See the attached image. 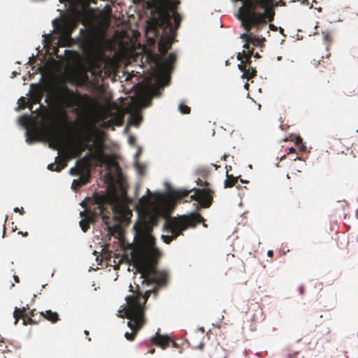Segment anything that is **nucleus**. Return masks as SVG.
Segmentation results:
<instances>
[{
  "label": "nucleus",
  "mask_w": 358,
  "mask_h": 358,
  "mask_svg": "<svg viewBox=\"0 0 358 358\" xmlns=\"http://www.w3.org/2000/svg\"><path fill=\"white\" fill-rule=\"evenodd\" d=\"M212 166L215 167V170H217L218 168L220 167L219 166L214 164H212Z\"/></svg>",
  "instance_id": "49530a36"
},
{
  "label": "nucleus",
  "mask_w": 358,
  "mask_h": 358,
  "mask_svg": "<svg viewBox=\"0 0 358 358\" xmlns=\"http://www.w3.org/2000/svg\"><path fill=\"white\" fill-rule=\"evenodd\" d=\"M13 278H14V280H15V281L16 282H17V283H18V282H20V280H19V278H18V276H17V275H14V276H13Z\"/></svg>",
  "instance_id": "ea45409f"
},
{
  "label": "nucleus",
  "mask_w": 358,
  "mask_h": 358,
  "mask_svg": "<svg viewBox=\"0 0 358 358\" xmlns=\"http://www.w3.org/2000/svg\"><path fill=\"white\" fill-rule=\"evenodd\" d=\"M136 166H137V167L138 168L139 171H140V172H141V169H143V168L141 167V165H139V164H138V163H136Z\"/></svg>",
  "instance_id": "37998d69"
},
{
  "label": "nucleus",
  "mask_w": 358,
  "mask_h": 358,
  "mask_svg": "<svg viewBox=\"0 0 358 358\" xmlns=\"http://www.w3.org/2000/svg\"><path fill=\"white\" fill-rule=\"evenodd\" d=\"M178 6L172 1L166 0L159 12V19L162 27L173 31V18L175 29H178L182 20L181 15L177 12Z\"/></svg>",
  "instance_id": "423d86ee"
},
{
  "label": "nucleus",
  "mask_w": 358,
  "mask_h": 358,
  "mask_svg": "<svg viewBox=\"0 0 358 358\" xmlns=\"http://www.w3.org/2000/svg\"><path fill=\"white\" fill-rule=\"evenodd\" d=\"M267 255H268V256H269V257H272V256H273V251H272V250H268V252H267Z\"/></svg>",
  "instance_id": "a19ab883"
},
{
  "label": "nucleus",
  "mask_w": 358,
  "mask_h": 358,
  "mask_svg": "<svg viewBox=\"0 0 358 358\" xmlns=\"http://www.w3.org/2000/svg\"><path fill=\"white\" fill-rule=\"evenodd\" d=\"M87 149L89 150V152H87L85 157L82 159L77 161V164L80 165L83 169L84 170H90V162L91 159H94V154L92 153V146L87 145Z\"/></svg>",
  "instance_id": "2eb2a0df"
},
{
  "label": "nucleus",
  "mask_w": 358,
  "mask_h": 358,
  "mask_svg": "<svg viewBox=\"0 0 358 358\" xmlns=\"http://www.w3.org/2000/svg\"><path fill=\"white\" fill-rule=\"evenodd\" d=\"M316 285H317V287L320 289H322V282H316Z\"/></svg>",
  "instance_id": "4c0bfd02"
},
{
  "label": "nucleus",
  "mask_w": 358,
  "mask_h": 358,
  "mask_svg": "<svg viewBox=\"0 0 358 358\" xmlns=\"http://www.w3.org/2000/svg\"><path fill=\"white\" fill-rule=\"evenodd\" d=\"M190 191L185 189H170L166 196V202L171 206H175L185 197H188Z\"/></svg>",
  "instance_id": "9b49d317"
},
{
  "label": "nucleus",
  "mask_w": 358,
  "mask_h": 358,
  "mask_svg": "<svg viewBox=\"0 0 358 358\" xmlns=\"http://www.w3.org/2000/svg\"><path fill=\"white\" fill-rule=\"evenodd\" d=\"M85 171L82 169L80 165L77 164V167L71 168L70 170V173L73 176L79 175L80 173L83 172Z\"/></svg>",
  "instance_id": "393cba45"
},
{
  "label": "nucleus",
  "mask_w": 358,
  "mask_h": 358,
  "mask_svg": "<svg viewBox=\"0 0 358 358\" xmlns=\"http://www.w3.org/2000/svg\"><path fill=\"white\" fill-rule=\"evenodd\" d=\"M148 199V197H146L145 196H142V198L141 199V201H143V200L147 201Z\"/></svg>",
  "instance_id": "09e8293b"
},
{
  "label": "nucleus",
  "mask_w": 358,
  "mask_h": 358,
  "mask_svg": "<svg viewBox=\"0 0 358 358\" xmlns=\"http://www.w3.org/2000/svg\"><path fill=\"white\" fill-rule=\"evenodd\" d=\"M204 222V218L199 213H192L179 217H169L166 220L164 228L171 232V236L162 235V238L164 243L169 244L182 234V231L189 227H195L197 224Z\"/></svg>",
  "instance_id": "7ed1b4c3"
},
{
  "label": "nucleus",
  "mask_w": 358,
  "mask_h": 358,
  "mask_svg": "<svg viewBox=\"0 0 358 358\" xmlns=\"http://www.w3.org/2000/svg\"><path fill=\"white\" fill-rule=\"evenodd\" d=\"M85 334L88 335L89 334V332L87 331H85Z\"/></svg>",
  "instance_id": "bf43d9fd"
},
{
  "label": "nucleus",
  "mask_w": 358,
  "mask_h": 358,
  "mask_svg": "<svg viewBox=\"0 0 358 358\" xmlns=\"http://www.w3.org/2000/svg\"><path fill=\"white\" fill-rule=\"evenodd\" d=\"M236 187H237L238 189H241V186L240 185H238L236 186Z\"/></svg>",
  "instance_id": "5fc2aeb1"
},
{
  "label": "nucleus",
  "mask_w": 358,
  "mask_h": 358,
  "mask_svg": "<svg viewBox=\"0 0 358 358\" xmlns=\"http://www.w3.org/2000/svg\"><path fill=\"white\" fill-rule=\"evenodd\" d=\"M165 34L169 35L162 36L158 42V50L160 55H158L159 61L156 63L157 69L159 73L166 75L171 72L173 69V64L176 62V57L174 53H171L165 57L166 53L171 48L176 34V29L173 27V31L162 27Z\"/></svg>",
  "instance_id": "20e7f679"
},
{
  "label": "nucleus",
  "mask_w": 358,
  "mask_h": 358,
  "mask_svg": "<svg viewBox=\"0 0 358 358\" xmlns=\"http://www.w3.org/2000/svg\"><path fill=\"white\" fill-rule=\"evenodd\" d=\"M294 152H295V149L294 148H289V153Z\"/></svg>",
  "instance_id": "a18cd8bd"
},
{
  "label": "nucleus",
  "mask_w": 358,
  "mask_h": 358,
  "mask_svg": "<svg viewBox=\"0 0 358 358\" xmlns=\"http://www.w3.org/2000/svg\"><path fill=\"white\" fill-rule=\"evenodd\" d=\"M270 27H272V29H274L273 24H270Z\"/></svg>",
  "instance_id": "680f3d73"
},
{
  "label": "nucleus",
  "mask_w": 358,
  "mask_h": 358,
  "mask_svg": "<svg viewBox=\"0 0 358 358\" xmlns=\"http://www.w3.org/2000/svg\"><path fill=\"white\" fill-rule=\"evenodd\" d=\"M36 140V135L33 131L28 130L27 131V141L29 143H32Z\"/></svg>",
  "instance_id": "bb28decb"
},
{
  "label": "nucleus",
  "mask_w": 358,
  "mask_h": 358,
  "mask_svg": "<svg viewBox=\"0 0 358 358\" xmlns=\"http://www.w3.org/2000/svg\"><path fill=\"white\" fill-rule=\"evenodd\" d=\"M14 211H15V213L20 212V213L21 215H23V214L24 213V211L23 208H22L21 209H20L18 207H15V208H14Z\"/></svg>",
  "instance_id": "473e14b6"
},
{
  "label": "nucleus",
  "mask_w": 358,
  "mask_h": 358,
  "mask_svg": "<svg viewBox=\"0 0 358 358\" xmlns=\"http://www.w3.org/2000/svg\"><path fill=\"white\" fill-rule=\"evenodd\" d=\"M270 27H272V29H274L273 24H270Z\"/></svg>",
  "instance_id": "052dcab7"
},
{
  "label": "nucleus",
  "mask_w": 358,
  "mask_h": 358,
  "mask_svg": "<svg viewBox=\"0 0 358 358\" xmlns=\"http://www.w3.org/2000/svg\"><path fill=\"white\" fill-rule=\"evenodd\" d=\"M238 182V178L234 177L233 175L229 174L228 171H227V179L224 180V188L232 187L236 185Z\"/></svg>",
  "instance_id": "6ab92c4d"
},
{
  "label": "nucleus",
  "mask_w": 358,
  "mask_h": 358,
  "mask_svg": "<svg viewBox=\"0 0 358 358\" xmlns=\"http://www.w3.org/2000/svg\"><path fill=\"white\" fill-rule=\"evenodd\" d=\"M79 176L80 178L78 179L73 180V185L75 183H78V186L82 187L90 182L91 178L90 170L87 169L86 171H83V172L80 173Z\"/></svg>",
  "instance_id": "dca6fc26"
},
{
  "label": "nucleus",
  "mask_w": 358,
  "mask_h": 358,
  "mask_svg": "<svg viewBox=\"0 0 358 358\" xmlns=\"http://www.w3.org/2000/svg\"><path fill=\"white\" fill-rule=\"evenodd\" d=\"M252 33H243L241 35V38L244 39L245 42H250L252 41Z\"/></svg>",
  "instance_id": "c85d7f7f"
},
{
  "label": "nucleus",
  "mask_w": 358,
  "mask_h": 358,
  "mask_svg": "<svg viewBox=\"0 0 358 358\" xmlns=\"http://www.w3.org/2000/svg\"><path fill=\"white\" fill-rule=\"evenodd\" d=\"M59 94L62 103L66 108L80 107L83 101H87L90 97L87 95L81 96L69 89L66 85H62L59 89Z\"/></svg>",
  "instance_id": "6e6552de"
},
{
  "label": "nucleus",
  "mask_w": 358,
  "mask_h": 358,
  "mask_svg": "<svg viewBox=\"0 0 358 358\" xmlns=\"http://www.w3.org/2000/svg\"><path fill=\"white\" fill-rule=\"evenodd\" d=\"M252 41H250V43L252 44L253 46H259L261 45L262 43L265 40L264 38H259L258 36L252 35Z\"/></svg>",
  "instance_id": "b1692460"
},
{
  "label": "nucleus",
  "mask_w": 358,
  "mask_h": 358,
  "mask_svg": "<svg viewBox=\"0 0 358 358\" xmlns=\"http://www.w3.org/2000/svg\"><path fill=\"white\" fill-rule=\"evenodd\" d=\"M161 254L158 249H143L132 255V261L136 271L141 274L143 282L159 283L157 264Z\"/></svg>",
  "instance_id": "f03ea898"
},
{
  "label": "nucleus",
  "mask_w": 358,
  "mask_h": 358,
  "mask_svg": "<svg viewBox=\"0 0 358 358\" xmlns=\"http://www.w3.org/2000/svg\"><path fill=\"white\" fill-rule=\"evenodd\" d=\"M131 295L125 298L127 305L122 313L129 320L127 326L131 330V332L124 334L125 338L129 341H134L138 332L146 323L145 319V303L150 296L151 290H147L144 294L138 290H132V285H130Z\"/></svg>",
  "instance_id": "f257e3e1"
},
{
  "label": "nucleus",
  "mask_w": 358,
  "mask_h": 358,
  "mask_svg": "<svg viewBox=\"0 0 358 358\" xmlns=\"http://www.w3.org/2000/svg\"><path fill=\"white\" fill-rule=\"evenodd\" d=\"M155 348H152V349H150V350L148 351V352H150V354H153V353L155 352Z\"/></svg>",
  "instance_id": "c03bdc74"
},
{
  "label": "nucleus",
  "mask_w": 358,
  "mask_h": 358,
  "mask_svg": "<svg viewBox=\"0 0 358 358\" xmlns=\"http://www.w3.org/2000/svg\"><path fill=\"white\" fill-rule=\"evenodd\" d=\"M141 150L139 149V150H138V152H137V153H136V157H137L141 154Z\"/></svg>",
  "instance_id": "3c124183"
},
{
  "label": "nucleus",
  "mask_w": 358,
  "mask_h": 358,
  "mask_svg": "<svg viewBox=\"0 0 358 358\" xmlns=\"http://www.w3.org/2000/svg\"><path fill=\"white\" fill-rule=\"evenodd\" d=\"M203 345H202V344H201V345H200V348H201V350L203 349Z\"/></svg>",
  "instance_id": "13d9d810"
},
{
  "label": "nucleus",
  "mask_w": 358,
  "mask_h": 358,
  "mask_svg": "<svg viewBox=\"0 0 358 358\" xmlns=\"http://www.w3.org/2000/svg\"><path fill=\"white\" fill-rule=\"evenodd\" d=\"M94 201L98 205V212H95V214L101 216L108 234L115 236L120 229V217L115 215V207L109 202V198L106 195H96Z\"/></svg>",
  "instance_id": "39448f33"
},
{
  "label": "nucleus",
  "mask_w": 358,
  "mask_h": 358,
  "mask_svg": "<svg viewBox=\"0 0 358 358\" xmlns=\"http://www.w3.org/2000/svg\"><path fill=\"white\" fill-rule=\"evenodd\" d=\"M52 139L57 144H59V142H60V140H59V137L57 136H56V135H52Z\"/></svg>",
  "instance_id": "2f4dec72"
},
{
  "label": "nucleus",
  "mask_w": 358,
  "mask_h": 358,
  "mask_svg": "<svg viewBox=\"0 0 358 358\" xmlns=\"http://www.w3.org/2000/svg\"><path fill=\"white\" fill-rule=\"evenodd\" d=\"M227 155H224V156L222 157V158H223L224 159H226V158H227Z\"/></svg>",
  "instance_id": "4d7b16f0"
},
{
  "label": "nucleus",
  "mask_w": 358,
  "mask_h": 358,
  "mask_svg": "<svg viewBox=\"0 0 358 358\" xmlns=\"http://www.w3.org/2000/svg\"><path fill=\"white\" fill-rule=\"evenodd\" d=\"M80 217H86V215H87V211H85V210H84V211H81V212H80Z\"/></svg>",
  "instance_id": "e433bc0d"
},
{
  "label": "nucleus",
  "mask_w": 358,
  "mask_h": 358,
  "mask_svg": "<svg viewBox=\"0 0 358 358\" xmlns=\"http://www.w3.org/2000/svg\"><path fill=\"white\" fill-rule=\"evenodd\" d=\"M28 117L27 116H22L20 117V121L22 124H25L27 123Z\"/></svg>",
  "instance_id": "72a5a7b5"
},
{
  "label": "nucleus",
  "mask_w": 358,
  "mask_h": 358,
  "mask_svg": "<svg viewBox=\"0 0 358 358\" xmlns=\"http://www.w3.org/2000/svg\"><path fill=\"white\" fill-rule=\"evenodd\" d=\"M87 148V145L85 143L79 141L71 148L70 152L73 157H78Z\"/></svg>",
  "instance_id": "f3484780"
},
{
  "label": "nucleus",
  "mask_w": 358,
  "mask_h": 358,
  "mask_svg": "<svg viewBox=\"0 0 358 358\" xmlns=\"http://www.w3.org/2000/svg\"><path fill=\"white\" fill-rule=\"evenodd\" d=\"M179 110H180V113L182 114H189L190 111H191L190 107H189L183 103H180L179 105Z\"/></svg>",
  "instance_id": "a878e982"
},
{
  "label": "nucleus",
  "mask_w": 358,
  "mask_h": 358,
  "mask_svg": "<svg viewBox=\"0 0 358 358\" xmlns=\"http://www.w3.org/2000/svg\"><path fill=\"white\" fill-rule=\"evenodd\" d=\"M176 3V5L178 6V4L180 3L179 0H175V1L173 2Z\"/></svg>",
  "instance_id": "de8ad7c7"
},
{
  "label": "nucleus",
  "mask_w": 358,
  "mask_h": 358,
  "mask_svg": "<svg viewBox=\"0 0 358 358\" xmlns=\"http://www.w3.org/2000/svg\"><path fill=\"white\" fill-rule=\"evenodd\" d=\"M13 317L15 318V324H17L20 318H22L23 324L24 325L36 324V322L31 318V317L29 316L27 313L26 307H22L21 308H15L13 313Z\"/></svg>",
  "instance_id": "f8f14e48"
},
{
  "label": "nucleus",
  "mask_w": 358,
  "mask_h": 358,
  "mask_svg": "<svg viewBox=\"0 0 358 358\" xmlns=\"http://www.w3.org/2000/svg\"><path fill=\"white\" fill-rule=\"evenodd\" d=\"M136 138H135L134 136H130L129 137V143L130 144H131V145H134V144L136 143Z\"/></svg>",
  "instance_id": "c756f323"
},
{
  "label": "nucleus",
  "mask_w": 358,
  "mask_h": 358,
  "mask_svg": "<svg viewBox=\"0 0 358 358\" xmlns=\"http://www.w3.org/2000/svg\"><path fill=\"white\" fill-rule=\"evenodd\" d=\"M43 317L52 322H56L58 321L59 315L56 312H52V310H46L45 313H42Z\"/></svg>",
  "instance_id": "aec40b11"
},
{
  "label": "nucleus",
  "mask_w": 358,
  "mask_h": 358,
  "mask_svg": "<svg viewBox=\"0 0 358 358\" xmlns=\"http://www.w3.org/2000/svg\"><path fill=\"white\" fill-rule=\"evenodd\" d=\"M64 1H65V0H59V1H60L61 3L64 2Z\"/></svg>",
  "instance_id": "0e129e2a"
},
{
  "label": "nucleus",
  "mask_w": 358,
  "mask_h": 358,
  "mask_svg": "<svg viewBox=\"0 0 358 358\" xmlns=\"http://www.w3.org/2000/svg\"><path fill=\"white\" fill-rule=\"evenodd\" d=\"M66 166V163L63 160L60 159L59 157L55 159V164H50L48 166V169L52 171H61Z\"/></svg>",
  "instance_id": "a211bd4d"
},
{
  "label": "nucleus",
  "mask_w": 358,
  "mask_h": 358,
  "mask_svg": "<svg viewBox=\"0 0 358 358\" xmlns=\"http://www.w3.org/2000/svg\"><path fill=\"white\" fill-rule=\"evenodd\" d=\"M78 183H75L74 185H73V184H72V185H71V188H72V189H75V190L78 189V188H80V187H78Z\"/></svg>",
  "instance_id": "c9c22d12"
},
{
  "label": "nucleus",
  "mask_w": 358,
  "mask_h": 358,
  "mask_svg": "<svg viewBox=\"0 0 358 358\" xmlns=\"http://www.w3.org/2000/svg\"><path fill=\"white\" fill-rule=\"evenodd\" d=\"M322 38L324 41L327 43V49H328V47L330 45V43L331 42V33L329 31H322Z\"/></svg>",
  "instance_id": "5701e85b"
},
{
  "label": "nucleus",
  "mask_w": 358,
  "mask_h": 358,
  "mask_svg": "<svg viewBox=\"0 0 358 358\" xmlns=\"http://www.w3.org/2000/svg\"><path fill=\"white\" fill-rule=\"evenodd\" d=\"M248 84H245V87H248Z\"/></svg>",
  "instance_id": "338daca9"
},
{
  "label": "nucleus",
  "mask_w": 358,
  "mask_h": 358,
  "mask_svg": "<svg viewBox=\"0 0 358 358\" xmlns=\"http://www.w3.org/2000/svg\"><path fill=\"white\" fill-rule=\"evenodd\" d=\"M6 221H7V216L6 217V219H5V221H4V224H3V236L6 234V227H5V224H6Z\"/></svg>",
  "instance_id": "58836bf2"
},
{
  "label": "nucleus",
  "mask_w": 358,
  "mask_h": 358,
  "mask_svg": "<svg viewBox=\"0 0 358 358\" xmlns=\"http://www.w3.org/2000/svg\"><path fill=\"white\" fill-rule=\"evenodd\" d=\"M130 120L131 123L138 125L140 124L142 117L138 112H134L130 115Z\"/></svg>",
  "instance_id": "4be33fe9"
},
{
  "label": "nucleus",
  "mask_w": 358,
  "mask_h": 358,
  "mask_svg": "<svg viewBox=\"0 0 358 358\" xmlns=\"http://www.w3.org/2000/svg\"><path fill=\"white\" fill-rule=\"evenodd\" d=\"M253 50L254 48H252V50L248 52L243 50L242 52H238L237 55L238 60L241 61L238 66V69L243 72L242 77L248 80H250L257 76V71L251 66Z\"/></svg>",
  "instance_id": "1a4fd4ad"
},
{
  "label": "nucleus",
  "mask_w": 358,
  "mask_h": 358,
  "mask_svg": "<svg viewBox=\"0 0 358 358\" xmlns=\"http://www.w3.org/2000/svg\"><path fill=\"white\" fill-rule=\"evenodd\" d=\"M64 117H65V120H67V116L66 114H64Z\"/></svg>",
  "instance_id": "e2e57ef3"
},
{
  "label": "nucleus",
  "mask_w": 358,
  "mask_h": 358,
  "mask_svg": "<svg viewBox=\"0 0 358 358\" xmlns=\"http://www.w3.org/2000/svg\"><path fill=\"white\" fill-rule=\"evenodd\" d=\"M253 55L255 58H260V55L258 52H256L255 54L253 53Z\"/></svg>",
  "instance_id": "79ce46f5"
},
{
  "label": "nucleus",
  "mask_w": 358,
  "mask_h": 358,
  "mask_svg": "<svg viewBox=\"0 0 358 358\" xmlns=\"http://www.w3.org/2000/svg\"><path fill=\"white\" fill-rule=\"evenodd\" d=\"M29 316H30V317H32V316H34V313H33V311H31V312H30V315H29Z\"/></svg>",
  "instance_id": "603ef678"
},
{
  "label": "nucleus",
  "mask_w": 358,
  "mask_h": 358,
  "mask_svg": "<svg viewBox=\"0 0 358 358\" xmlns=\"http://www.w3.org/2000/svg\"><path fill=\"white\" fill-rule=\"evenodd\" d=\"M299 141L302 142V139H301V138H299V139L297 140V143H298Z\"/></svg>",
  "instance_id": "6e6d98bb"
},
{
  "label": "nucleus",
  "mask_w": 358,
  "mask_h": 358,
  "mask_svg": "<svg viewBox=\"0 0 358 358\" xmlns=\"http://www.w3.org/2000/svg\"><path fill=\"white\" fill-rule=\"evenodd\" d=\"M299 293L301 295H303L304 294V286L303 285H301L299 287Z\"/></svg>",
  "instance_id": "f704fd0d"
},
{
  "label": "nucleus",
  "mask_w": 358,
  "mask_h": 358,
  "mask_svg": "<svg viewBox=\"0 0 358 358\" xmlns=\"http://www.w3.org/2000/svg\"><path fill=\"white\" fill-rule=\"evenodd\" d=\"M95 150L92 152L94 154V159L96 161L98 166L103 164H109L112 162V157L104 152V144L102 141H98L94 145Z\"/></svg>",
  "instance_id": "9d476101"
},
{
  "label": "nucleus",
  "mask_w": 358,
  "mask_h": 358,
  "mask_svg": "<svg viewBox=\"0 0 358 358\" xmlns=\"http://www.w3.org/2000/svg\"><path fill=\"white\" fill-rule=\"evenodd\" d=\"M241 182H246L245 181L243 180H241Z\"/></svg>",
  "instance_id": "69168bd1"
},
{
  "label": "nucleus",
  "mask_w": 358,
  "mask_h": 358,
  "mask_svg": "<svg viewBox=\"0 0 358 358\" xmlns=\"http://www.w3.org/2000/svg\"><path fill=\"white\" fill-rule=\"evenodd\" d=\"M19 234H22L24 236H28V233L27 232H25V233L19 232Z\"/></svg>",
  "instance_id": "8fccbe9b"
},
{
  "label": "nucleus",
  "mask_w": 358,
  "mask_h": 358,
  "mask_svg": "<svg viewBox=\"0 0 358 358\" xmlns=\"http://www.w3.org/2000/svg\"><path fill=\"white\" fill-rule=\"evenodd\" d=\"M151 342L162 349H165L169 346L171 342H172V339L168 336L161 335L159 333L157 332L155 335L151 338Z\"/></svg>",
  "instance_id": "ddd939ff"
},
{
  "label": "nucleus",
  "mask_w": 358,
  "mask_h": 358,
  "mask_svg": "<svg viewBox=\"0 0 358 358\" xmlns=\"http://www.w3.org/2000/svg\"><path fill=\"white\" fill-rule=\"evenodd\" d=\"M197 173L200 176L205 178L209 174V171L207 169L201 168L198 169Z\"/></svg>",
  "instance_id": "cd10ccee"
},
{
  "label": "nucleus",
  "mask_w": 358,
  "mask_h": 358,
  "mask_svg": "<svg viewBox=\"0 0 358 358\" xmlns=\"http://www.w3.org/2000/svg\"><path fill=\"white\" fill-rule=\"evenodd\" d=\"M171 343H173V346H176V343L174 341H172V342H171Z\"/></svg>",
  "instance_id": "864d4df0"
},
{
  "label": "nucleus",
  "mask_w": 358,
  "mask_h": 358,
  "mask_svg": "<svg viewBox=\"0 0 358 358\" xmlns=\"http://www.w3.org/2000/svg\"><path fill=\"white\" fill-rule=\"evenodd\" d=\"M357 240H358V236H357Z\"/></svg>",
  "instance_id": "774afa93"
},
{
  "label": "nucleus",
  "mask_w": 358,
  "mask_h": 358,
  "mask_svg": "<svg viewBox=\"0 0 358 358\" xmlns=\"http://www.w3.org/2000/svg\"><path fill=\"white\" fill-rule=\"evenodd\" d=\"M92 221L90 217H85L80 221V226L84 232H86L90 229V224Z\"/></svg>",
  "instance_id": "412c9836"
},
{
  "label": "nucleus",
  "mask_w": 358,
  "mask_h": 358,
  "mask_svg": "<svg viewBox=\"0 0 358 358\" xmlns=\"http://www.w3.org/2000/svg\"><path fill=\"white\" fill-rule=\"evenodd\" d=\"M243 48L247 50V52L252 50V48H250V42H245L243 45Z\"/></svg>",
  "instance_id": "7c9ffc66"
},
{
  "label": "nucleus",
  "mask_w": 358,
  "mask_h": 358,
  "mask_svg": "<svg viewBox=\"0 0 358 358\" xmlns=\"http://www.w3.org/2000/svg\"><path fill=\"white\" fill-rule=\"evenodd\" d=\"M157 224V217L155 215H149L143 220L141 227L143 231L150 233L152 227Z\"/></svg>",
  "instance_id": "4468645a"
},
{
  "label": "nucleus",
  "mask_w": 358,
  "mask_h": 358,
  "mask_svg": "<svg viewBox=\"0 0 358 358\" xmlns=\"http://www.w3.org/2000/svg\"><path fill=\"white\" fill-rule=\"evenodd\" d=\"M198 185L203 186V188H194L192 190L194 191V194L189 196V200L185 199V202L191 201L194 200L200 204L201 207L207 208H209L213 200L214 191L209 187V182L203 181L201 178H198L196 180Z\"/></svg>",
  "instance_id": "0eeeda50"
}]
</instances>
